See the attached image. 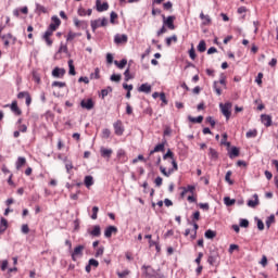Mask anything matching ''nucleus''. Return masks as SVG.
<instances>
[{"label":"nucleus","mask_w":278,"mask_h":278,"mask_svg":"<svg viewBox=\"0 0 278 278\" xmlns=\"http://www.w3.org/2000/svg\"><path fill=\"white\" fill-rule=\"evenodd\" d=\"M52 23H53L54 25L60 26L61 23H62V21H60V17H58L56 15H54V16H52Z\"/></svg>","instance_id":"59"},{"label":"nucleus","mask_w":278,"mask_h":278,"mask_svg":"<svg viewBox=\"0 0 278 278\" xmlns=\"http://www.w3.org/2000/svg\"><path fill=\"white\" fill-rule=\"evenodd\" d=\"M80 106L84 110H92L94 108V102L92 101V99L83 100L80 102Z\"/></svg>","instance_id":"12"},{"label":"nucleus","mask_w":278,"mask_h":278,"mask_svg":"<svg viewBox=\"0 0 278 278\" xmlns=\"http://www.w3.org/2000/svg\"><path fill=\"white\" fill-rule=\"evenodd\" d=\"M199 207L207 212L210 210V203H200Z\"/></svg>","instance_id":"57"},{"label":"nucleus","mask_w":278,"mask_h":278,"mask_svg":"<svg viewBox=\"0 0 278 278\" xmlns=\"http://www.w3.org/2000/svg\"><path fill=\"white\" fill-rule=\"evenodd\" d=\"M160 170L165 177H170V175H173V169L166 170V167L164 166H160Z\"/></svg>","instance_id":"31"},{"label":"nucleus","mask_w":278,"mask_h":278,"mask_svg":"<svg viewBox=\"0 0 278 278\" xmlns=\"http://www.w3.org/2000/svg\"><path fill=\"white\" fill-rule=\"evenodd\" d=\"M127 40H129V37H127V35L125 34H117L114 37L115 45H127Z\"/></svg>","instance_id":"5"},{"label":"nucleus","mask_w":278,"mask_h":278,"mask_svg":"<svg viewBox=\"0 0 278 278\" xmlns=\"http://www.w3.org/2000/svg\"><path fill=\"white\" fill-rule=\"evenodd\" d=\"M102 138L108 139L110 138V129L105 128L102 131Z\"/></svg>","instance_id":"62"},{"label":"nucleus","mask_w":278,"mask_h":278,"mask_svg":"<svg viewBox=\"0 0 278 278\" xmlns=\"http://www.w3.org/2000/svg\"><path fill=\"white\" fill-rule=\"evenodd\" d=\"M188 121H190V123H203V116L200 115L198 117H192V116H188Z\"/></svg>","instance_id":"33"},{"label":"nucleus","mask_w":278,"mask_h":278,"mask_svg":"<svg viewBox=\"0 0 278 278\" xmlns=\"http://www.w3.org/2000/svg\"><path fill=\"white\" fill-rule=\"evenodd\" d=\"M25 164H27V159H25L23 156H18V159L16 161V168H17V170L23 168V166H25Z\"/></svg>","instance_id":"23"},{"label":"nucleus","mask_w":278,"mask_h":278,"mask_svg":"<svg viewBox=\"0 0 278 278\" xmlns=\"http://www.w3.org/2000/svg\"><path fill=\"white\" fill-rule=\"evenodd\" d=\"M99 73H100V70H99V67H97L96 70H94V73L93 74H91V78H93V79H99Z\"/></svg>","instance_id":"63"},{"label":"nucleus","mask_w":278,"mask_h":278,"mask_svg":"<svg viewBox=\"0 0 278 278\" xmlns=\"http://www.w3.org/2000/svg\"><path fill=\"white\" fill-rule=\"evenodd\" d=\"M194 190H197V187H194L193 185L185 187V192H190L191 194H194Z\"/></svg>","instance_id":"43"},{"label":"nucleus","mask_w":278,"mask_h":278,"mask_svg":"<svg viewBox=\"0 0 278 278\" xmlns=\"http://www.w3.org/2000/svg\"><path fill=\"white\" fill-rule=\"evenodd\" d=\"M117 157H118V160H119L121 162H127V155H126V153H125V150L119 149V150L117 151Z\"/></svg>","instance_id":"26"},{"label":"nucleus","mask_w":278,"mask_h":278,"mask_svg":"<svg viewBox=\"0 0 278 278\" xmlns=\"http://www.w3.org/2000/svg\"><path fill=\"white\" fill-rule=\"evenodd\" d=\"M108 25V18L103 17L102 20H96V21H91V29L92 31H97V29H99V27H106Z\"/></svg>","instance_id":"4"},{"label":"nucleus","mask_w":278,"mask_h":278,"mask_svg":"<svg viewBox=\"0 0 278 278\" xmlns=\"http://www.w3.org/2000/svg\"><path fill=\"white\" fill-rule=\"evenodd\" d=\"M22 233H29V226L27 224L22 225Z\"/></svg>","instance_id":"61"},{"label":"nucleus","mask_w":278,"mask_h":278,"mask_svg":"<svg viewBox=\"0 0 278 278\" xmlns=\"http://www.w3.org/2000/svg\"><path fill=\"white\" fill-rule=\"evenodd\" d=\"M253 199L254 200L248 201V207H257V205H260V197L257 195V193L253 194Z\"/></svg>","instance_id":"15"},{"label":"nucleus","mask_w":278,"mask_h":278,"mask_svg":"<svg viewBox=\"0 0 278 278\" xmlns=\"http://www.w3.org/2000/svg\"><path fill=\"white\" fill-rule=\"evenodd\" d=\"M84 184L86 188H90L91 186H94V178L91 175L85 176Z\"/></svg>","instance_id":"20"},{"label":"nucleus","mask_w":278,"mask_h":278,"mask_svg":"<svg viewBox=\"0 0 278 278\" xmlns=\"http://www.w3.org/2000/svg\"><path fill=\"white\" fill-rule=\"evenodd\" d=\"M264 77L263 73H258L257 77L255 78V81L257 83L258 86H262V79Z\"/></svg>","instance_id":"54"},{"label":"nucleus","mask_w":278,"mask_h":278,"mask_svg":"<svg viewBox=\"0 0 278 278\" xmlns=\"http://www.w3.org/2000/svg\"><path fill=\"white\" fill-rule=\"evenodd\" d=\"M8 260L2 261L1 270H8Z\"/></svg>","instance_id":"64"},{"label":"nucleus","mask_w":278,"mask_h":278,"mask_svg":"<svg viewBox=\"0 0 278 278\" xmlns=\"http://www.w3.org/2000/svg\"><path fill=\"white\" fill-rule=\"evenodd\" d=\"M213 88H214L217 97H220V94H223V90H220V87H218V81H214Z\"/></svg>","instance_id":"40"},{"label":"nucleus","mask_w":278,"mask_h":278,"mask_svg":"<svg viewBox=\"0 0 278 278\" xmlns=\"http://www.w3.org/2000/svg\"><path fill=\"white\" fill-rule=\"evenodd\" d=\"M96 8L98 12H108V10H110V4H108V2L101 3V0H97Z\"/></svg>","instance_id":"10"},{"label":"nucleus","mask_w":278,"mask_h":278,"mask_svg":"<svg viewBox=\"0 0 278 278\" xmlns=\"http://www.w3.org/2000/svg\"><path fill=\"white\" fill-rule=\"evenodd\" d=\"M175 16L170 15L166 18V16L163 15V24L168 27V29H175Z\"/></svg>","instance_id":"7"},{"label":"nucleus","mask_w":278,"mask_h":278,"mask_svg":"<svg viewBox=\"0 0 278 278\" xmlns=\"http://www.w3.org/2000/svg\"><path fill=\"white\" fill-rule=\"evenodd\" d=\"M206 49H207V46H206V43H205V40H201V41L199 42V45H198V51H199L200 53H205Z\"/></svg>","instance_id":"29"},{"label":"nucleus","mask_w":278,"mask_h":278,"mask_svg":"<svg viewBox=\"0 0 278 278\" xmlns=\"http://www.w3.org/2000/svg\"><path fill=\"white\" fill-rule=\"evenodd\" d=\"M261 121L265 127H270V125H273V117H270V115L263 114Z\"/></svg>","instance_id":"14"},{"label":"nucleus","mask_w":278,"mask_h":278,"mask_svg":"<svg viewBox=\"0 0 278 278\" xmlns=\"http://www.w3.org/2000/svg\"><path fill=\"white\" fill-rule=\"evenodd\" d=\"M75 38H77V34L70 31L67 35V41L75 40Z\"/></svg>","instance_id":"55"},{"label":"nucleus","mask_w":278,"mask_h":278,"mask_svg":"<svg viewBox=\"0 0 278 278\" xmlns=\"http://www.w3.org/2000/svg\"><path fill=\"white\" fill-rule=\"evenodd\" d=\"M130 273L131 271L129 269H125L123 271H117V277L118 278H127V277H129Z\"/></svg>","instance_id":"34"},{"label":"nucleus","mask_w":278,"mask_h":278,"mask_svg":"<svg viewBox=\"0 0 278 278\" xmlns=\"http://www.w3.org/2000/svg\"><path fill=\"white\" fill-rule=\"evenodd\" d=\"M228 155L230 160H233V157H238V155H240V149H238L237 147H232L228 152Z\"/></svg>","instance_id":"21"},{"label":"nucleus","mask_w":278,"mask_h":278,"mask_svg":"<svg viewBox=\"0 0 278 278\" xmlns=\"http://www.w3.org/2000/svg\"><path fill=\"white\" fill-rule=\"evenodd\" d=\"M36 12H38V14H47V9L42 7V4L36 3Z\"/></svg>","instance_id":"35"},{"label":"nucleus","mask_w":278,"mask_h":278,"mask_svg":"<svg viewBox=\"0 0 278 278\" xmlns=\"http://www.w3.org/2000/svg\"><path fill=\"white\" fill-rule=\"evenodd\" d=\"M115 66L119 67L121 70L127 66V59H123L119 63L118 61H114Z\"/></svg>","instance_id":"32"},{"label":"nucleus","mask_w":278,"mask_h":278,"mask_svg":"<svg viewBox=\"0 0 278 278\" xmlns=\"http://www.w3.org/2000/svg\"><path fill=\"white\" fill-rule=\"evenodd\" d=\"M195 220H201V212L199 211L194 212L192 215V223H194Z\"/></svg>","instance_id":"49"},{"label":"nucleus","mask_w":278,"mask_h":278,"mask_svg":"<svg viewBox=\"0 0 278 278\" xmlns=\"http://www.w3.org/2000/svg\"><path fill=\"white\" fill-rule=\"evenodd\" d=\"M51 36H53V30H51V28H48L42 36L48 47H51V45H53V40H51Z\"/></svg>","instance_id":"11"},{"label":"nucleus","mask_w":278,"mask_h":278,"mask_svg":"<svg viewBox=\"0 0 278 278\" xmlns=\"http://www.w3.org/2000/svg\"><path fill=\"white\" fill-rule=\"evenodd\" d=\"M5 229H8V219L4 217H1L0 219V233L5 232Z\"/></svg>","instance_id":"24"},{"label":"nucleus","mask_w":278,"mask_h":278,"mask_svg":"<svg viewBox=\"0 0 278 278\" xmlns=\"http://www.w3.org/2000/svg\"><path fill=\"white\" fill-rule=\"evenodd\" d=\"M220 260V254L218 253V250H211L207 258V263L210 266H214L215 264H218V261Z\"/></svg>","instance_id":"2"},{"label":"nucleus","mask_w":278,"mask_h":278,"mask_svg":"<svg viewBox=\"0 0 278 278\" xmlns=\"http://www.w3.org/2000/svg\"><path fill=\"white\" fill-rule=\"evenodd\" d=\"M113 127H114V130H115L116 136H123V131H124V129H123V123L116 122V123L113 125Z\"/></svg>","instance_id":"17"},{"label":"nucleus","mask_w":278,"mask_h":278,"mask_svg":"<svg viewBox=\"0 0 278 278\" xmlns=\"http://www.w3.org/2000/svg\"><path fill=\"white\" fill-rule=\"evenodd\" d=\"M138 92H144L146 94L151 93V85H149V84H142V85L138 88Z\"/></svg>","instance_id":"19"},{"label":"nucleus","mask_w":278,"mask_h":278,"mask_svg":"<svg viewBox=\"0 0 278 278\" xmlns=\"http://www.w3.org/2000/svg\"><path fill=\"white\" fill-rule=\"evenodd\" d=\"M87 233H89V236H92L93 238H99L101 236V226L99 225L93 226V229L92 230L88 229Z\"/></svg>","instance_id":"13"},{"label":"nucleus","mask_w":278,"mask_h":278,"mask_svg":"<svg viewBox=\"0 0 278 278\" xmlns=\"http://www.w3.org/2000/svg\"><path fill=\"white\" fill-rule=\"evenodd\" d=\"M112 233L116 235L118 233V228L116 226H109L104 230V237L105 238H112Z\"/></svg>","instance_id":"9"},{"label":"nucleus","mask_w":278,"mask_h":278,"mask_svg":"<svg viewBox=\"0 0 278 278\" xmlns=\"http://www.w3.org/2000/svg\"><path fill=\"white\" fill-rule=\"evenodd\" d=\"M122 77L123 76H121V74H113L110 79H111V81H115L116 84H118V81H121Z\"/></svg>","instance_id":"42"},{"label":"nucleus","mask_w":278,"mask_h":278,"mask_svg":"<svg viewBox=\"0 0 278 278\" xmlns=\"http://www.w3.org/2000/svg\"><path fill=\"white\" fill-rule=\"evenodd\" d=\"M247 138H256V136H257V130H249L248 132H247Z\"/></svg>","instance_id":"48"},{"label":"nucleus","mask_w":278,"mask_h":278,"mask_svg":"<svg viewBox=\"0 0 278 278\" xmlns=\"http://www.w3.org/2000/svg\"><path fill=\"white\" fill-rule=\"evenodd\" d=\"M67 64H68V68H70L68 74L70 75H76L75 65L73 64V60H70L67 62Z\"/></svg>","instance_id":"36"},{"label":"nucleus","mask_w":278,"mask_h":278,"mask_svg":"<svg viewBox=\"0 0 278 278\" xmlns=\"http://www.w3.org/2000/svg\"><path fill=\"white\" fill-rule=\"evenodd\" d=\"M189 58H191V60H197V52L194 50V46H192L189 50Z\"/></svg>","instance_id":"46"},{"label":"nucleus","mask_w":278,"mask_h":278,"mask_svg":"<svg viewBox=\"0 0 278 278\" xmlns=\"http://www.w3.org/2000/svg\"><path fill=\"white\" fill-rule=\"evenodd\" d=\"M112 149H108V148H100V154L102 157H108V160H110L112 157Z\"/></svg>","instance_id":"16"},{"label":"nucleus","mask_w":278,"mask_h":278,"mask_svg":"<svg viewBox=\"0 0 278 278\" xmlns=\"http://www.w3.org/2000/svg\"><path fill=\"white\" fill-rule=\"evenodd\" d=\"M233 251H240V245L238 244H230L229 249H228V253H233Z\"/></svg>","instance_id":"45"},{"label":"nucleus","mask_w":278,"mask_h":278,"mask_svg":"<svg viewBox=\"0 0 278 278\" xmlns=\"http://www.w3.org/2000/svg\"><path fill=\"white\" fill-rule=\"evenodd\" d=\"M116 18H118V14H116V12H111L110 14V23L114 24V21H116Z\"/></svg>","instance_id":"52"},{"label":"nucleus","mask_w":278,"mask_h":278,"mask_svg":"<svg viewBox=\"0 0 278 278\" xmlns=\"http://www.w3.org/2000/svg\"><path fill=\"white\" fill-rule=\"evenodd\" d=\"M224 203L227 207H231L232 205H236V199H231L229 197L224 198Z\"/></svg>","instance_id":"28"},{"label":"nucleus","mask_w":278,"mask_h":278,"mask_svg":"<svg viewBox=\"0 0 278 278\" xmlns=\"http://www.w3.org/2000/svg\"><path fill=\"white\" fill-rule=\"evenodd\" d=\"M274 223H275V214H271L266 218V222H265L267 229H270V225H273Z\"/></svg>","instance_id":"30"},{"label":"nucleus","mask_w":278,"mask_h":278,"mask_svg":"<svg viewBox=\"0 0 278 278\" xmlns=\"http://www.w3.org/2000/svg\"><path fill=\"white\" fill-rule=\"evenodd\" d=\"M231 175H232L231 170H228L225 176V181H227L229 186H233V180H231Z\"/></svg>","instance_id":"37"},{"label":"nucleus","mask_w":278,"mask_h":278,"mask_svg":"<svg viewBox=\"0 0 278 278\" xmlns=\"http://www.w3.org/2000/svg\"><path fill=\"white\" fill-rule=\"evenodd\" d=\"M4 108H11V111L13 112V114H15V116H21V114H23L16 101H13L11 104L4 105Z\"/></svg>","instance_id":"6"},{"label":"nucleus","mask_w":278,"mask_h":278,"mask_svg":"<svg viewBox=\"0 0 278 278\" xmlns=\"http://www.w3.org/2000/svg\"><path fill=\"white\" fill-rule=\"evenodd\" d=\"M52 88H66V83L53 81L52 83Z\"/></svg>","instance_id":"39"},{"label":"nucleus","mask_w":278,"mask_h":278,"mask_svg":"<svg viewBox=\"0 0 278 278\" xmlns=\"http://www.w3.org/2000/svg\"><path fill=\"white\" fill-rule=\"evenodd\" d=\"M88 264L93 266V268H99V261L94 258H90Z\"/></svg>","instance_id":"51"},{"label":"nucleus","mask_w":278,"mask_h":278,"mask_svg":"<svg viewBox=\"0 0 278 278\" xmlns=\"http://www.w3.org/2000/svg\"><path fill=\"white\" fill-rule=\"evenodd\" d=\"M168 157L170 160H173V157H175V154L170 150H167V152L163 155V160H168Z\"/></svg>","instance_id":"44"},{"label":"nucleus","mask_w":278,"mask_h":278,"mask_svg":"<svg viewBox=\"0 0 278 278\" xmlns=\"http://www.w3.org/2000/svg\"><path fill=\"white\" fill-rule=\"evenodd\" d=\"M240 227L247 229L249 227V219H240Z\"/></svg>","instance_id":"58"},{"label":"nucleus","mask_w":278,"mask_h":278,"mask_svg":"<svg viewBox=\"0 0 278 278\" xmlns=\"http://www.w3.org/2000/svg\"><path fill=\"white\" fill-rule=\"evenodd\" d=\"M164 142L156 144L154 149L150 151V155H153V153H160V151H164Z\"/></svg>","instance_id":"25"},{"label":"nucleus","mask_w":278,"mask_h":278,"mask_svg":"<svg viewBox=\"0 0 278 278\" xmlns=\"http://www.w3.org/2000/svg\"><path fill=\"white\" fill-rule=\"evenodd\" d=\"M65 168L66 173L71 174V170H73L74 166L72 162H65Z\"/></svg>","instance_id":"53"},{"label":"nucleus","mask_w":278,"mask_h":278,"mask_svg":"<svg viewBox=\"0 0 278 278\" xmlns=\"http://www.w3.org/2000/svg\"><path fill=\"white\" fill-rule=\"evenodd\" d=\"M28 94H29V92H27V91H21L17 94V99H26Z\"/></svg>","instance_id":"60"},{"label":"nucleus","mask_w":278,"mask_h":278,"mask_svg":"<svg viewBox=\"0 0 278 278\" xmlns=\"http://www.w3.org/2000/svg\"><path fill=\"white\" fill-rule=\"evenodd\" d=\"M103 251H105V249L103 247H100L97 250L94 257H101V255H103Z\"/></svg>","instance_id":"56"},{"label":"nucleus","mask_w":278,"mask_h":278,"mask_svg":"<svg viewBox=\"0 0 278 278\" xmlns=\"http://www.w3.org/2000/svg\"><path fill=\"white\" fill-rule=\"evenodd\" d=\"M141 269L147 278H164V276L160 274V269L155 270L151 265H143Z\"/></svg>","instance_id":"1"},{"label":"nucleus","mask_w":278,"mask_h":278,"mask_svg":"<svg viewBox=\"0 0 278 278\" xmlns=\"http://www.w3.org/2000/svg\"><path fill=\"white\" fill-rule=\"evenodd\" d=\"M260 264L261 266H263V268H266V266H268V258L266 257V255H263Z\"/></svg>","instance_id":"50"},{"label":"nucleus","mask_w":278,"mask_h":278,"mask_svg":"<svg viewBox=\"0 0 278 278\" xmlns=\"http://www.w3.org/2000/svg\"><path fill=\"white\" fill-rule=\"evenodd\" d=\"M173 42H177V35H174L172 37L166 38V45L167 47H170Z\"/></svg>","instance_id":"38"},{"label":"nucleus","mask_w":278,"mask_h":278,"mask_svg":"<svg viewBox=\"0 0 278 278\" xmlns=\"http://www.w3.org/2000/svg\"><path fill=\"white\" fill-rule=\"evenodd\" d=\"M64 75H66V70H64V68L55 67L52 71V77H55L56 79H62V77H64Z\"/></svg>","instance_id":"8"},{"label":"nucleus","mask_w":278,"mask_h":278,"mask_svg":"<svg viewBox=\"0 0 278 278\" xmlns=\"http://www.w3.org/2000/svg\"><path fill=\"white\" fill-rule=\"evenodd\" d=\"M219 108L222 110V114L225 115L226 119L229 121L231 118V102H226L225 104H219Z\"/></svg>","instance_id":"3"},{"label":"nucleus","mask_w":278,"mask_h":278,"mask_svg":"<svg viewBox=\"0 0 278 278\" xmlns=\"http://www.w3.org/2000/svg\"><path fill=\"white\" fill-rule=\"evenodd\" d=\"M200 18L202 22V25H211L212 24V18L210 15H204L203 12L200 13Z\"/></svg>","instance_id":"22"},{"label":"nucleus","mask_w":278,"mask_h":278,"mask_svg":"<svg viewBox=\"0 0 278 278\" xmlns=\"http://www.w3.org/2000/svg\"><path fill=\"white\" fill-rule=\"evenodd\" d=\"M97 214H99V206H93L91 215L92 220H97Z\"/></svg>","instance_id":"47"},{"label":"nucleus","mask_w":278,"mask_h":278,"mask_svg":"<svg viewBox=\"0 0 278 278\" xmlns=\"http://www.w3.org/2000/svg\"><path fill=\"white\" fill-rule=\"evenodd\" d=\"M110 92H112V87H108L106 89H102L101 90L102 99H105V97H108V94H110Z\"/></svg>","instance_id":"41"},{"label":"nucleus","mask_w":278,"mask_h":278,"mask_svg":"<svg viewBox=\"0 0 278 278\" xmlns=\"http://www.w3.org/2000/svg\"><path fill=\"white\" fill-rule=\"evenodd\" d=\"M204 237L207 240H214V238H216V231H214L212 229H208V230L205 231Z\"/></svg>","instance_id":"27"},{"label":"nucleus","mask_w":278,"mask_h":278,"mask_svg":"<svg viewBox=\"0 0 278 278\" xmlns=\"http://www.w3.org/2000/svg\"><path fill=\"white\" fill-rule=\"evenodd\" d=\"M85 249H86V247H84V245H77L72 253L74 255H76L77 257H83Z\"/></svg>","instance_id":"18"}]
</instances>
